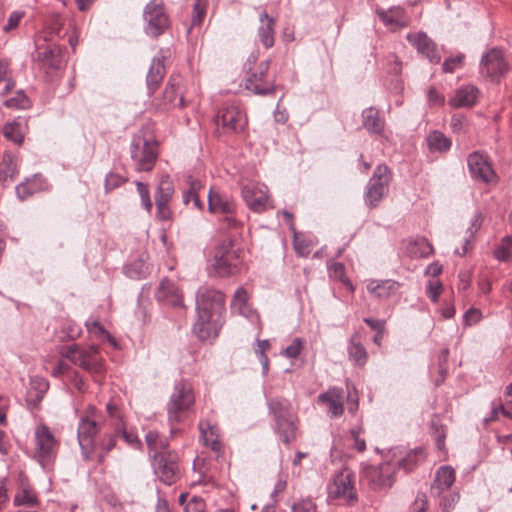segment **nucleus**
Wrapping results in <instances>:
<instances>
[{
    "label": "nucleus",
    "mask_w": 512,
    "mask_h": 512,
    "mask_svg": "<svg viewBox=\"0 0 512 512\" xmlns=\"http://www.w3.org/2000/svg\"><path fill=\"white\" fill-rule=\"evenodd\" d=\"M303 340L299 337L293 339L292 343L284 350L283 355L289 359H296L302 350Z\"/></svg>",
    "instance_id": "bf43d9fd"
},
{
    "label": "nucleus",
    "mask_w": 512,
    "mask_h": 512,
    "mask_svg": "<svg viewBox=\"0 0 512 512\" xmlns=\"http://www.w3.org/2000/svg\"><path fill=\"white\" fill-rule=\"evenodd\" d=\"M386 62L388 67V72L399 75L402 70V63L399 58L394 53H389L386 56Z\"/></svg>",
    "instance_id": "69168bd1"
},
{
    "label": "nucleus",
    "mask_w": 512,
    "mask_h": 512,
    "mask_svg": "<svg viewBox=\"0 0 512 512\" xmlns=\"http://www.w3.org/2000/svg\"><path fill=\"white\" fill-rule=\"evenodd\" d=\"M166 74L164 56H156L152 59L147 76L146 85L149 95H152L161 85Z\"/></svg>",
    "instance_id": "c756f323"
},
{
    "label": "nucleus",
    "mask_w": 512,
    "mask_h": 512,
    "mask_svg": "<svg viewBox=\"0 0 512 512\" xmlns=\"http://www.w3.org/2000/svg\"><path fill=\"white\" fill-rule=\"evenodd\" d=\"M479 90L473 85H466L456 90L455 95L449 100L454 108H466L473 106L478 98Z\"/></svg>",
    "instance_id": "7c9ffc66"
},
{
    "label": "nucleus",
    "mask_w": 512,
    "mask_h": 512,
    "mask_svg": "<svg viewBox=\"0 0 512 512\" xmlns=\"http://www.w3.org/2000/svg\"><path fill=\"white\" fill-rule=\"evenodd\" d=\"M215 122L225 134L242 133L248 124L246 113L236 102H226L217 112Z\"/></svg>",
    "instance_id": "9d476101"
},
{
    "label": "nucleus",
    "mask_w": 512,
    "mask_h": 512,
    "mask_svg": "<svg viewBox=\"0 0 512 512\" xmlns=\"http://www.w3.org/2000/svg\"><path fill=\"white\" fill-rule=\"evenodd\" d=\"M8 63L4 60H0V82H5L4 90L1 92L2 95L7 94L15 85L12 79L7 78Z\"/></svg>",
    "instance_id": "680f3d73"
},
{
    "label": "nucleus",
    "mask_w": 512,
    "mask_h": 512,
    "mask_svg": "<svg viewBox=\"0 0 512 512\" xmlns=\"http://www.w3.org/2000/svg\"><path fill=\"white\" fill-rule=\"evenodd\" d=\"M362 125L371 134H382L385 121L375 107H368L362 111Z\"/></svg>",
    "instance_id": "72a5a7b5"
},
{
    "label": "nucleus",
    "mask_w": 512,
    "mask_h": 512,
    "mask_svg": "<svg viewBox=\"0 0 512 512\" xmlns=\"http://www.w3.org/2000/svg\"><path fill=\"white\" fill-rule=\"evenodd\" d=\"M395 464L387 460L379 465L366 466L362 473V480L374 491L386 490L395 482Z\"/></svg>",
    "instance_id": "9b49d317"
},
{
    "label": "nucleus",
    "mask_w": 512,
    "mask_h": 512,
    "mask_svg": "<svg viewBox=\"0 0 512 512\" xmlns=\"http://www.w3.org/2000/svg\"><path fill=\"white\" fill-rule=\"evenodd\" d=\"M257 59L258 53L252 52L245 63V67L251 71L246 78L245 87L256 95H272L276 91V84L274 77L268 75L270 60L260 62L257 68L252 71V66L256 64Z\"/></svg>",
    "instance_id": "7ed1b4c3"
},
{
    "label": "nucleus",
    "mask_w": 512,
    "mask_h": 512,
    "mask_svg": "<svg viewBox=\"0 0 512 512\" xmlns=\"http://www.w3.org/2000/svg\"><path fill=\"white\" fill-rule=\"evenodd\" d=\"M426 143L430 152L444 153L451 148V140L442 132L434 130L426 137Z\"/></svg>",
    "instance_id": "e433bc0d"
},
{
    "label": "nucleus",
    "mask_w": 512,
    "mask_h": 512,
    "mask_svg": "<svg viewBox=\"0 0 512 512\" xmlns=\"http://www.w3.org/2000/svg\"><path fill=\"white\" fill-rule=\"evenodd\" d=\"M34 61L39 70L49 76L62 67V50L57 45L38 47Z\"/></svg>",
    "instance_id": "f3484780"
},
{
    "label": "nucleus",
    "mask_w": 512,
    "mask_h": 512,
    "mask_svg": "<svg viewBox=\"0 0 512 512\" xmlns=\"http://www.w3.org/2000/svg\"><path fill=\"white\" fill-rule=\"evenodd\" d=\"M47 188V182L40 175H34L16 186V194L20 200H25L33 194Z\"/></svg>",
    "instance_id": "f704fd0d"
},
{
    "label": "nucleus",
    "mask_w": 512,
    "mask_h": 512,
    "mask_svg": "<svg viewBox=\"0 0 512 512\" xmlns=\"http://www.w3.org/2000/svg\"><path fill=\"white\" fill-rule=\"evenodd\" d=\"M174 184L171 178L163 176L155 191V202L170 203L174 195Z\"/></svg>",
    "instance_id": "ea45409f"
},
{
    "label": "nucleus",
    "mask_w": 512,
    "mask_h": 512,
    "mask_svg": "<svg viewBox=\"0 0 512 512\" xmlns=\"http://www.w3.org/2000/svg\"><path fill=\"white\" fill-rule=\"evenodd\" d=\"M144 32L147 36L158 38L170 27V19L163 0H151L143 9Z\"/></svg>",
    "instance_id": "6e6552de"
},
{
    "label": "nucleus",
    "mask_w": 512,
    "mask_h": 512,
    "mask_svg": "<svg viewBox=\"0 0 512 512\" xmlns=\"http://www.w3.org/2000/svg\"><path fill=\"white\" fill-rule=\"evenodd\" d=\"M265 187H260L254 183L246 184L242 188V197L246 205L254 212L260 213L265 210L268 196Z\"/></svg>",
    "instance_id": "393cba45"
},
{
    "label": "nucleus",
    "mask_w": 512,
    "mask_h": 512,
    "mask_svg": "<svg viewBox=\"0 0 512 512\" xmlns=\"http://www.w3.org/2000/svg\"><path fill=\"white\" fill-rule=\"evenodd\" d=\"M362 433L363 429L361 427H357L351 429L347 436L349 446L358 452H364L366 449V442L363 438H361Z\"/></svg>",
    "instance_id": "603ef678"
},
{
    "label": "nucleus",
    "mask_w": 512,
    "mask_h": 512,
    "mask_svg": "<svg viewBox=\"0 0 512 512\" xmlns=\"http://www.w3.org/2000/svg\"><path fill=\"white\" fill-rule=\"evenodd\" d=\"M456 481V472L450 465H442L436 471L434 480L430 486L432 497H441L444 493L449 492Z\"/></svg>",
    "instance_id": "aec40b11"
},
{
    "label": "nucleus",
    "mask_w": 512,
    "mask_h": 512,
    "mask_svg": "<svg viewBox=\"0 0 512 512\" xmlns=\"http://www.w3.org/2000/svg\"><path fill=\"white\" fill-rule=\"evenodd\" d=\"M18 175L17 159L10 153H4L0 162V178L2 181H13Z\"/></svg>",
    "instance_id": "58836bf2"
},
{
    "label": "nucleus",
    "mask_w": 512,
    "mask_h": 512,
    "mask_svg": "<svg viewBox=\"0 0 512 512\" xmlns=\"http://www.w3.org/2000/svg\"><path fill=\"white\" fill-rule=\"evenodd\" d=\"M468 168L473 178L484 183H490L495 178V173L487 158L479 152H473L467 159Z\"/></svg>",
    "instance_id": "412c9836"
},
{
    "label": "nucleus",
    "mask_w": 512,
    "mask_h": 512,
    "mask_svg": "<svg viewBox=\"0 0 512 512\" xmlns=\"http://www.w3.org/2000/svg\"><path fill=\"white\" fill-rule=\"evenodd\" d=\"M348 354L351 360L357 365L363 366L367 362L368 354L365 347L357 341L356 337L351 338L348 346Z\"/></svg>",
    "instance_id": "c03bdc74"
},
{
    "label": "nucleus",
    "mask_w": 512,
    "mask_h": 512,
    "mask_svg": "<svg viewBox=\"0 0 512 512\" xmlns=\"http://www.w3.org/2000/svg\"><path fill=\"white\" fill-rule=\"evenodd\" d=\"M96 408L88 406L84 415L79 419L77 439L81 450V457L85 462L94 460L96 452L95 437L100 432V425L95 417Z\"/></svg>",
    "instance_id": "39448f33"
},
{
    "label": "nucleus",
    "mask_w": 512,
    "mask_h": 512,
    "mask_svg": "<svg viewBox=\"0 0 512 512\" xmlns=\"http://www.w3.org/2000/svg\"><path fill=\"white\" fill-rule=\"evenodd\" d=\"M291 512H318L311 499H303L293 504Z\"/></svg>",
    "instance_id": "e2e57ef3"
},
{
    "label": "nucleus",
    "mask_w": 512,
    "mask_h": 512,
    "mask_svg": "<svg viewBox=\"0 0 512 512\" xmlns=\"http://www.w3.org/2000/svg\"><path fill=\"white\" fill-rule=\"evenodd\" d=\"M510 69V66L501 50L492 48L482 56L480 62V73L493 81H498Z\"/></svg>",
    "instance_id": "dca6fc26"
},
{
    "label": "nucleus",
    "mask_w": 512,
    "mask_h": 512,
    "mask_svg": "<svg viewBox=\"0 0 512 512\" xmlns=\"http://www.w3.org/2000/svg\"><path fill=\"white\" fill-rule=\"evenodd\" d=\"M432 435L438 450H444L446 433L444 427L436 421L431 422Z\"/></svg>",
    "instance_id": "864d4df0"
},
{
    "label": "nucleus",
    "mask_w": 512,
    "mask_h": 512,
    "mask_svg": "<svg viewBox=\"0 0 512 512\" xmlns=\"http://www.w3.org/2000/svg\"><path fill=\"white\" fill-rule=\"evenodd\" d=\"M226 299L223 292L202 286L196 293V322L193 332L200 340L215 339L225 322Z\"/></svg>",
    "instance_id": "f257e3e1"
},
{
    "label": "nucleus",
    "mask_w": 512,
    "mask_h": 512,
    "mask_svg": "<svg viewBox=\"0 0 512 512\" xmlns=\"http://www.w3.org/2000/svg\"><path fill=\"white\" fill-rule=\"evenodd\" d=\"M391 181V171L385 164L378 165L369 179L364 193L365 203L374 208L379 205L384 196L388 193Z\"/></svg>",
    "instance_id": "f8f14e48"
},
{
    "label": "nucleus",
    "mask_w": 512,
    "mask_h": 512,
    "mask_svg": "<svg viewBox=\"0 0 512 512\" xmlns=\"http://www.w3.org/2000/svg\"><path fill=\"white\" fill-rule=\"evenodd\" d=\"M14 505L34 508L38 506L37 495L30 487H23L16 493Z\"/></svg>",
    "instance_id": "a18cd8bd"
},
{
    "label": "nucleus",
    "mask_w": 512,
    "mask_h": 512,
    "mask_svg": "<svg viewBox=\"0 0 512 512\" xmlns=\"http://www.w3.org/2000/svg\"><path fill=\"white\" fill-rule=\"evenodd\" d=\"M2 131L6 139L18 145H21L23 143L25 131L22 122L13 121L10 123H6L3 126Z\"/></svg>",
    "instance_id": "37998d69"
},
{
    "label": "nucleus",
    "mask_w": 512,
    "mask_h": 512,
    "mask_svg": "<svg viewBox=\"0 0 512 512\" xmlns=\"http://www.w3.org/2000/svg\"><path fill=\"white\" fill-rule=\"evenodd\" d=\"M184 97L178 94L177 85L170 80L163 92L162 100L156 104L157 109L161 111H168L175 107H184Z\"/></svg>",
    "instance_id": "2f4dec72"
},
{
    "label": "nucleus",
    "mask_w": 512,
    "mask_h": 512,
    "mask_svg": "<svg viewBox=\"0 0 512 512\" xmlns=\"http://www.w3.org/2000/svg\"><path fill=\"white\" fill-rule=\"evenodd\" d=\"M127 179L115 172H109L105 178V190L109 192L120 187Z\"/></svg>",
    "instance_id": "6e6d98bb"
},
{
    "label": "nucleus",
    "mask_w": 512,
    "mask_h": 512,
    "mask_svg": "<svg viewBox=\"0 0 512 512\" xmlns=\"http://www.w3.org/2000/svg\"><path fill=\"white\" fill-rule=\"evenodd\" d=\"M426 458V454L423 448H415L408 451L404 455L399 451V455L396 451L393 452V461L395 464V471L403 470L405 473L413 471L421 462Z\"/></svg>",
    "instance_id": "a878e982"
},
{
    "label": "nucleus",
    "mask_w": 512,
    "mask_h": 512,
    "mask_svg": "<svg viewBox=\"0 0 512 512\" xmlns=\"http://www.w3.org/2000/svg\"><path fill=\"white\" fill-rule=\"evenodd\" d=\"M4 104L8 108L27 109L31 106V101L23 90H19L15 96L7 99Z\"/></svg>",
    "instance_id": "3c124183"
},
{
    "label": "nucleus",
    "mask_w": 512,
    "mask_h": 512,
    "mask_svg": "<svg viewBox=\"0 0 512 512\" xmlns=\"http://www.w3.org/2000/svg\"><path fill=\"white\" fill-rule=\"evenodd\" d=\"M260 25L258 27V38L261 44L269 49L274 45V25L275 20L264 10L259 16Z\"/></svg>",
    "instance_id": "473e14b6"
},
{
    "label": "nucleus",
    "mask_w": 512,
    "mask_h": 512,
    "mask_svg": "<svg viewBox=\"0 0 512 512\" xmlns=\"http://www.w3.org/2000/svg\"><path fill=\"white\" fill-rule=\"evenodd\" d=\"M240 265L239 251L234 249L232 240L219 244L214 252L213 269L220 277L238 273Z\"/></svg>",
    "instance_id": "ddd939ff"
},
{
    "label": "nucleus",
    "mask_w": 512,
    "mask_h": 512,
    "mask_svg": "<svg viewBox=\"0 0 512 512\" xmlns=\"http://www.w3.org/2000/svg\"><path fill=\"white\" fill-rule=\"evenodd\" d=\"M195 403V395L192 385L186 380L176 381L174 384L173 392L166 404L168 422L171 426L170 434L173 436L179 430L174 425L183 422L188 412L192 409Z\"/></svg>",
    "instance_id": "f03ea898"
},
{
    "label": "nucleus",
    "mask_w": 512,
    "mask_h": 512,
    "mask_svg": "<svg viewBox=\"0 0 512 512\" xmlns=\"http://www.w3.org/2000/svg\"><path fill=\"white\" fill-rule=\"evenodd\" d=\"M256 345L255 354L262 365L263 373L266 374L269 369V359L266 355V351L270 349V343L268 340L257 339Z\"/></svg>",
    "instance_id": "09e8293b"
},
{
    "label": "nucleus",
    "mask_w": 512,
    "mask_h": 512,
    "mask_svg": "<svg viewBox=\"0 0 512 512\" xmlns=\"http://www.w3.org/2000/svg\"><path fill=\"white\" fill-rule=\"evenodd\" d=\"M155 298L162 305L173 307H179L183 305V297L178 287L173 281L167 278L160 282L155 292Z\"/></svg>",
    "instance_id": "b1692460"
},
{
    "label": "nucleus",
    "mask_w": 512,
    "mask_h": 512,
    "mask_svg": "<svg viewBox=\"0 0 512 512\" xmlns=\"http://www.w3.org/2000/svg\"><path fill=\"white\" fill-rule=\"evenodd\" d=\"M463 60V54H459L455 57L448 58L444 61L442 69L445 73H452L456 70V68L461 66Z\"/></svg>",
    "instance_id": "0e129e2a"
},
{
    "label": "nucleus",
    "mask_w": 512,
    "mask_h": 512,
    "mask_svg": "<svg viewBox=\"0 0 512 512\" xmlns=\"http://www.w3.org/2000/svg\"><path fill=\"white\" fill-rule=\"evenodd\" d=\"M220 228L233 234V236L239 235L244 227L245 217L241 215L238 208L234 210L230 215L226 214L218 218Z\"/></svg>",
    "instance_id": "c9c22d12"
},
{
    "label": "nucleus",
    "mask_w": 512,
    "mask_h": 512,
    "mask_svg": "<svg viewBox=\"0 0 512 512\" xmlns=\"http://www.w3.org/2000/svg\"><path fill=\"white\" fill-rule=\"evenodd\" d=\"M327 495L330 500L354 505L358 501L354 473L347 467L335 472L327 484Z\"/></svg>",
    "instance_id": "423d86ee"
},
{
    "label": "nucleus",
    "mask_w": 512,
    "mask_h": 512,
    "mask_svg": "<svg viewBox=\"0 0 512 512\" xmlns=\"http://www.w3.org/2000/svg\"><path fill=\"white\" fill-rule=\"evenodd\" d=\"M116 445V434L114 433H106L102 436L98 445H96V449L100 450L99 453H94V460L96 459L98 464H103L106 458V455L115 447Z\"/></svg>",
    "instance_id": "79ce46f5"
},
{
    "label": "nucleus",
    "mask_w": 512,
    "mask_h": 512,
    "mask_svg": "<svg viewBox=\"0 0 512 512\" xmlns=\"http://www.w3.org/2000/svg\"><path fill=\"white\" fill-rule=\"evenodd\" d=\"M400 283L392 280H370L367 284V291L374 297L384 300L397 294Z\"/></svg>",
    "instance_id": "cd10ccee"
},
{
    "label": "nucleus",
    "mask_w": 512,
    "mask_h": 512,
    "mask_svg": "<svg viewBox=\"0 0 512 512\" xmlns=\"http://www.w3.org/2000/svg\"><path fill=\"white\" fill-rule=\"evenodd\" d=\"M209 0H196L192 8L191 27L188 28L187 33L195 26H200L206 16Z\"/></svg>",
    "instance_id": "49530a36"
},
{
    "label": "nucleus",
    "mask_w": 512,
    "mask_h": 512,
    "mask_svg": "<svg viewBox=\"0 0 512 512\" xmlns=\"http://www.w3.org/2000/svg\"><path fill=\"white\" fill-rule=\"evenodd\" d=\"M24 16V12L22 11H13L8 18L7 23L3 27L4 32H10L16 27H18L20 21Z\"/></svg>",
    "instance_id": "338daca9"
},
{
    "label": "nucleus",
    "mask_w": 512,
    "mask_h": 512,
    "mask_svg": "<svg viewBox=\"0 0 512 512\" xmlns=\"http://www.w3.org/2000/svg\"><path fill=\"white\" fill-rule=\"evenodd\" d=\"M189 188L183 193V202L186 205L192 203L193 207L202 210L203 202L199 198V191L202 188V184L199 180L193 179L191 176L187 179Z\"/></svg>",
    "instance_id": "4c0bfd02"
},
{
    "label": "nucleus",
    "mask_w": 512,
    "mask_h": 512,
    "mask_svg": "<svg viewBox=\"0 0 512 512\" xmlns=\"http://www.w3.org/2000/svg\"><path fill=\"white\" fill-rule=\"evenodd\" d=\"M60 355L88 372L100 373L102 371L98 347L95 345L83 348L79 344H72L62 347Z\"/></svg>",
    "instance_id": "1a4fd4ad"
},
{
    "label": "nucleus",
    "mask_w": 512,
    "mask_h": 512,
    "mask_svg": "<svg viewBox=\"0 0 512 512\" xmlns=\"http://www.w3.org/2000/svg\"><path fill=\"white\" fill-rule=\"evenodd\" d=\"M494 255L499 261L512 260V238L506 236L502 240V244L494 250Z\"/></svg>",
    "instance_id": "8fccbe9b"
},
{
    "label": "nucleus",
    "mask_w": 512,
    "mask_h": 512,
    "mask_svg": "<svg viewBox=\"0 0 512 512\" xmlns=\"http://www.w3.org/2000/svg\"><path fill=\"white\" fill-rule=\"evenodd\" d=\"M438 498L441 511L452 512L460 500V494L457 491H450Z\"/></svg>",
    "instance_id": "de8ad7c7"
},
{
    "label": "nucleus",
    "mask_w": 512,
    "mask_h": 512,
    "mask_svg": "<svg viewBox=\"0 0 512 512\" xmlns=\"http://www.w3.org/2000/svg\"><path fill=\"white\" fill-rule=\"evenodd\" d=\"M130 155L137 172H150L158 159V143L143 136H134L130 144Z\"/></svg>",
    "instance_id": "0eeeda50"
},
{
    "label": "nucleus",
    "mask_w": 512,
    "mask_h": 512,
    "mask_svg": "<svg viewBox=\"0 0 512 512\" xmlns=\"http://www.w3.org/2000/svg\"><path fill=\"white\" fill-rule=\"evenodd\" d=\"M442 291V284L439 280H429L426 286V295L432 302H437Z\"/></svg>",
    "instance_id": "13d9d810"
},
{
    "label": "nucleus",
    "mask_w": 512,
    "mask_h": 512,
    "mask_svg": "<svg viewBox=\"0 0 512 512\" xmlns=\"http://www.w3.org/2000/svg\"><path fill=\"white\" fill-rule=\"evenodd\" d=\"M59 443L46 425H40L35 430V457L44 467L56 456Z\"/></svg>",
    "instance_id": "4468645a"
},
{
    "label": "nucleus",
    "mask_w": 512,
    "mask_h": 512,
    "mask_svg": "<svg viewBox=\"0 0 512 512\" xmlns=\"http://www.w3.org/2000/svg\"><path fill=\"white\" fill-rule=\"evenodd\" d=\"M154 473L165 485H172L180 478V468L176 457L170 453L157 452L154 454Z\"/></svg>",
    "instance_id": "2eb2a0df"
},
{
    "label": "nucleus",
    "mask_w": 512,
    "mask_h": 512,
    "mask_svg": "<svg viewBox=\"0 0 512 512\" xmlns=\"http://www.w3.org/2000/svg\"><path fill=\"white\" fill-rule=\"evenodd\" d=\"M136 187H137V191H138V193L140 195L143 207L148 212H150L152 207H153V204H152V201H151V198H150V193H149L148 185L143 183V182L136 181Z\"/></svg>",
    "instance_id": "4d7b16f0"
},
{
    "label": "nucleus",
    "mask_w": 512,
    "mask_h": 512,
    "mask_svg": "<svg viewBox=\"0 0 512 512\" xmlns=\"http://www.w3.org/2000/svg\"><path fill=\"white\" fill-rule=\"evenodd\" d=\"M406 39L420 54L425 56L430 63L438 64L441 61V56L437 51L436 44L425 33H409Z\"/></svg>",
    "instance_id": "4be33fe9"
},
{
    "label": "nucleus",
    "mask_w": 512,
    "mask_h": 512,
    "mask_svg": "<svg viewBox=\"0 0 512 512\" xmlns=\"http://www.w3.org/2000/svg\"><path fill=\"white\" fill-rule=\"evenodd\" d=\"M124 272L129 278L143 279L149 274V266L142 258H137L125 265Z\"/></svg>",
    "instance_id": "a19ab883"
},
{
    "label": "nucleus",
    "mask_w": 512,
    "mask_h": 512,
    "mask_svg": "<svg viewBox=\"0 0 512 512\" xmlns=\"http://www.w3.org/2000/svg\"><path fill=\"white\" fill-rule=\"evenodd\" d=\"M432 435L438 450H444L446 433L444 427L436 421L431 422Z\"/></svg>",
    "instance_id": "5fc2aeb1"
},
{
    "label": "nucleus",
    "mask_w": 512,
    "mask_h": 512,
    "mask_svg": "<svg viewBox=\"0 0 512 512\" xmlns=\"http://www.w3.org/2000/svg\"><path fill=\"white\" fill-rule=\"evenodd\" d=\"M268 408L274 416L276 431L285 444L296 439L297 417L291 410V403L287 399L275 398L268 402Z\"/></svg>",
    "instance_id": "20e7f679"
},
{
    "label": "nucleus",
    "mask_w": 512,
    "mask_h": 512,
    "mask_svg": "<svg viewBox=\"0 0 512 512\" xmlns=\"http://www.w3.org/2000/svg\"><path fill=\"white\" fill-rule=\"evenodd\" d=\"M375 12L383 25L390 31L395 32L409 25V16L401 6L389 9L376 8Z\"/></svg>",
    "instance_id": "6ab92c4d"
},
{
    "label": "nucleus",
    "mask_w": 512,
    "mask_h": 512,
    "mask_svg": "<svg viewBox=\"0 0 512 512\" xmlns=\"http://www.w3.org/2000/svg\"><path fill=\"white\" fill-rule=\"evenodd\" d=\"M87 331L98 338H103L107 334V330L97 320L90 318L85 321Z\"/></svg>",
    "instance_id": "052dcab7"
},
{
    "label": "nucleus",
    "mask_w": 512,
    "mask_h": 512,
    "mask_svg": "<svg viewBox=\"0 0 512 512\" xmlns=\"http://www.w3.org/2000/svg\"><path fill=\"white\" fill-rule=\"evenodd\" d=\"M200 440L212 451L219 454L222 450V444L219 436V428L208 420L199 422Z\"/></svg>",
    "instance_id": "bb28decb"
},
{
    "label": "nucleus",
    "mask_w": 512,
    "mask_h": 512,
    "mask_svg": "<svg viewBox=\"0 0 512 512\" xmlns=\"http://www.w3.org/2000/svg\"><path fill=\"white\" fill-rule=\"evenodd\" d=\"M207 199L209 212L216 215L218 218L226 214L230 215L238 208L234 198L230 194L214 187L209 190Z\"/></svg>",
    "instance_id": "a211bd4d"
},
{
    "label": "nucleus",
    "mask_w": 512,
    "mask_h": 512,
    "mask_svg": "<svg viewBox=\"0 0 512 512\" xmlns=\"http://www.w3.org/2000/svg\"><path fill=\"white\" fill-rule=\"evenodd\" d=\"M343 399V390L337 387L330 388L328 391L318 396V402L328 405V412L331 417H339L343 414Z\"/></svg>",
    "instance_id": "c85d7f7f"
},
{
    "label": "nucleus",
    "mask_w": 512,
    "mask_h": 512,
    "mask_svg": "<svg viewBox=\"0 0 512 512\" xmlns=\"http://www.w3.org/2000/svg\"><path fill=\"white\" fill-rule=\"evenodd\" d=\"M32 388H34L36 393V398L38 401H41L44 394L47 392L49 388L48 382L43 378H35L31 382Z\"/></svg>",
    "instance_id": "774afa93"
},
{
    "label": "nucleus",
    "mask_w": 512,
    "mask_h": 512,
    "mask_svg": "<svg viewBox=\"0 0 512 512\" xmlns=\"http://www.w3.org/2000/svg\"><path fill=\"white\" fill-rule=\"evenodd\" d=\"M230 309L233 314L245 317L251 322L259 320V315L249 303V294L244 287H239L234 292L231 300Z\"/></svg>",
    "instance_id": "5701e85b"
}]
</instances>
